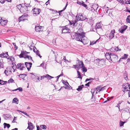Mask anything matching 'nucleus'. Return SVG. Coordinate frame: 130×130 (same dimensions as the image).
Returning <instances> with one entry per match:
<instances>
[{"instance_id": "nucleus-1", "label": "nucleus", "mask_w": 130, "mask_h": 130, "mask_svg": "<svg viewBox=\"0 0 130 130\" xmlns=\"http://www.w3.org/2000/svg\"><path fill=\"white\" fill-rule=\"evenodd\" d=\"M74 38L77 41H80L84 44V41L85 39V37L84 35H81L80 34H75Z\"/></svg>"}, {"instance_id": "nucleus-2", "label": "nucleus", "mask_w": 130, "mask_h": 130, "mask_svg": "<svg viewBox=\"0 0 130 130\" xmlns=\"http://www.w3.org/2000/svg\"><path fill=\"white\" fill-rule=\"evenodd\" d=\"M28 53H29L26 52H22L21 53L20 55V56H21V57H23L25 59L27 58L29 60H32V58L31 56L26 55Z\"/></svg>"}, {"instance_id": "nucleus-3", "label": "nucleus", "mask_w": 130, "mask_h": 130, "mask_svg": "<svg viewBox=\"0 0 130 130\" xmlns=\"http://www.w3.org/2000/svg\"><path fill=\"white\" fill-rule=\"evenodd\" d=\"M76 20L78 21H83L87 19L86 17L83 16L81 14H77L76 16Z\"/></svg>"}, {"instance_id": "nucleus-4", "label": "nucleus", "mask_w": 130, "mask_h": 130, "mask_svg": "<svg viewBox=\"0 0 130 130\" xmlns=\"http://www.w3.org/2000/svg\"><path fill=\"white\" fill-rule=\"evenodd\" d=\"M118 59V57L116 55L111 53L110 60L109 61V62H114L117 60Z\"/></svg>"}, {"instance_id": "nucleus-5", "label": "nucleus", "mask_w": 130, "mask_h": 130, "mask_svg": "<svg viewBox=\"0 0 130 130\" xmlns=\"http://www.w3.org/2000/svg\"><path fill=\"white\" fill-rule=\"evenodd\" d=\"M25 64L24 63H19L17 64V68L21 70H22L25 68Z\"/></svg>"}, {"instance_id": "nucleus-6", "label": "nucleus", "mask_w": 130, "mask_h": 130, "mask_svg": "<svg viewBox=\"0 0 130 130\" xmlns=\"http://www.w3.org/2000/svg\"><path fill=\"white\" fill-rule=\"evenodd\" d=\"M127 26L126 25H122L121 27L119 29L118 31L120 33H123L124 31L127 29Z\"/></svg>"}, {"instance_id": "nucleus-7", "label": "nucleus", "mask_w": 130, "mask_h": 130, "mask_svg": "<svg viewBox=\"0 0 130 130\" xmlns=\"http://www.w3.org/2000/svg\"><path fill=\"white\" fill-rule=\"evenodd\" d=\"M28 15L27 14H23L19 18V22L26 20L27 18Z\"/></svg>"}, {"instance_id": "nucleus-8", "label": "nucleus", "mask_w": 130, "mask_h": 130, "mask_svg": "<svg viewBox=\"0 0 130 130\" xmlns=\"http://www.w3.org/2000/svg\"><path fill=\"white\" fill-rule=\"evenodd\" d=\"M7 22V20H3L0 17V24L4 26L6 25Z\"/></svg>"}, {"instance_id": "nucleus-9", "label": "nucleus", "mask_w": 130, "mask_h": 130, "mask_svg": "<svg viewBox=\"0 0 130 130\" xmlns=\"http://www.w3.org/2000/svg\"><path fill=\"white\" fill-rule=\"evenodd\" d=\"M43 27L40 26H35V30L37 32H39L43 30Z\"/></svg>"}, {"instance_id": "nucleus-10", "label": "nucleus", "mask_w": 130, "mask_h": 130, "mask_svg": "<svg viewBox=\"0 0 130 130\" xmlns=\"http://www.w3.org/2000/svg\"><path fill=\"white\" fill-rule=\"evenodd\" d=\"M123 88L126 91H128L130 90V84L128 83H126L123 86Z\"/></svg>"}, {"instance_id": "nucleus-11", "label": "nucleus", "mask_w": 130, "mask_h": 130, "mask_svg": "<svg viewBox=\"0 0 130 130\" xmlns=\"http://www.w3.org/2000/svg\"><path fill=\"white\" fill-rule=\"evenodd\" d=\"M33 10L34 14L35 16L37 14H39L41 11L40 9L35 8H34Z\"/></svg>"}, {"instance_id": "nucleus-12", "label": "nucleus", "mask_w": 130, "mask_h": 130, "mask_svg": "<svg viewBox=\"0 0 130 130\" xmlns=\"http://www.w3.org/2000/svg\"><path fill=\"white\" fill-rule=\"evenodd\" d=\"M111 51L114 52L119 51L121 50V49L119 48L118 47H112L110 49Z\"/></svg>"}, {"instance_id": "nucleus-13", "label": "nucleus", "mask_w": 130, "mask_h": 130, "mask_svg": "<svg viewBox=\"0 0 130 130\" xmlns=\"http://www.w3.org/2000/svg\"><path fill=\"white\" fill-rule=\"evenodd\" d=\"M111 54V53L107 52L106 53L105 55L106 59L109 61L110 60Z\"/></svg>"}, {"instance_id": "nucleus-14", "label": "nucleus", "mask_w": 130, "mask_h": 130, "mask_svg": "<svg viewBox=\"0 0 130 130\" xmlns=\"http://www.w3.org/2000/svg\"><path fill=\"white\" fill-rule=\"evenodd\" d=\"M62 82L63 83L66 85V87H65L64 88L66 89H68L69 88V84L68 83L67 81L66 80L65 81L64 80H62Z\"/></svg>"}, {"instance_id": "nucleus-15", "label": "nucleus", "mask_w": 130, "mask_h": 130, "mask_svg": "<svg viewBox=\"0 0 130 130\" xmlns=\"http://www.w3.org/2000/svg\"><path fill=\"white\" fill-rule=\"evenodd\" d=\"M32 63H28V62H25V65L28 70L29 71L32 65Z\"/></svg>"}, {"instance_id": "nucleus-16", "label": "nucleus", "mask_w": 130, "mask_h": 130, "mask_svg": "<svg viewBox=\"0 0 130 130\" xmlns=\"http://www.w3.org/2000/svg\"><path fill=\"white\" fill-rule=\"evenodd\" d=\"M75 34L84 35V33L83 32V30L82 28H80L78 29L76 32L75 33Z\"/></svg>"}, {"instance_id": "nucleus-17", "label": "nucleus", "mask_w": 130, "mask_h": 130, "mask_svg": "<svg viewBox=\"0 0 130 130\" xmlns=\"http://www.w3.org/2000/svg\"><path fill=\"white\" fill-rule=\"evenodd\" d=\"M28 126L27 128L29 129V130H32L34 128V126L33 125L32 123L30 122L28 123Z\"/></svg>"}, {"instance_id": "nucleus-18", "label": "nucleus", "mask_w": 130, "mask_h": 130, "mask_svg": "<svg viewBox=\"0 0 130 130\" xmlns=\"http://www.w3.org/2000/svg\"><path fill=\"white\" fill-rule=\"evenodd\" d=\"M115 32V30H112L111 31L109 34V37L110 39H111L114 37V34Z\"/></svg>"}, {"instance_id": "nucleus-19", "label": "nucleus", "mask_w": 130, "mask_h": 130, "mask_svg": "<svg viewBox=\"0 0 130 130\" xmlns=\"http://www.w3.org/2000/svg\"><path fill=\"white\" fill-rule=\"evenodd\" d=\"M0 56L2 58H6L8 56V53L6 52L5 53H3V54H0Z\"/></svg>"}, {"instance_id": "nucleus-20", "label": "nucleus", "mask_w": 130, "mask_h": 130, "mask_svg": "<svg viewBox=\"0 0 130 130\" xmlns=\"http://www.w3.org/2000/svg\"><path fill=\"white\" fill-rule=\"evenodd\" d=\"M101 27L102 26L100 23H97L96 24V31H98V29H100L102 30V29H101Z\"/></svg>"}, {"instance_id": "nucleus-21", "label": "nucleus", "mask_w": 130, "mask_h": 130, "mask_svg": "<svg viewBox=\"0 0 130 130\" xmlns=\"http://www.w3.org/2000/svg\"><path fill=\"white\" fill-rule=\"evenodd\" d=\"M18 102L19 100L17 98H15L13 99L12 102L18 104Z\"/></svg>"}, {"instance_id": "nucleus-22", "label": "nucleus", "mask_w": 130, "mask_h": 130, "mask_svg": "<svg viewBox=\"0 0 130 130\" xmlns=\"http://www.w3.org/2000/svg\"><path fill=\"white\" fill-rule=\"evenodd\" d=\"M77 21L75 20H72L71 21V22H72V24H73V26H76L77 24Z\"/></svg>"}, {"instance_id": "nucleus-23", "label": "nucleus", "mask_w": 130, "mask_h": 130, "mask_svg": "<svg viewBox=\"0 0 130 130\" xmlns=\"http://www.w3.org/2000/svg\"><path fill=\"white\" fill-rule=\"evenodd\" d=\"M21 11H22V12L23 13H27V10H26L25 7L24 6L22 7L21 9Z\"/></svg>"}, {"instance_id": "nucleus-24", "label": "nucleus", "mask_w": 130, "mask_h": 130, "mask_svg": "<svg viewBox=\"0 0 130 130\" xmlns=\"http://www.w3.org/2000/svg\"><path fill=\"white\" fill-rule=\"evenodd\" d=\"M78 61V63H77V65L81 68V67L82 66V63H83V61H80L79 60H77Z\"/></svg>"}, {"instance_id": "nucleus-25", "label": "nucleus", "mask_w": 130, "mask_h": 130, "mask_svg": "<svg viewBox=\"0 0 130 130\" xmlns=\"http://www.w3.org/2000/svg\"><path fill=\"white\" fill-rule=\"evenodd\" d=\"M83 72H86L87 71L86 68L85 67L83 63H82V66L81 67Z\"/></svg>"}, {"instance_id": "nucleus-26", "label": "nucleus", "mask_w": 130, "mask_h": 130, "mask_svg": "<svg viewBox=\"0 0 130 130\" xmlns=\"http://www.w3.org/2000/svg\"><path fill=\"white\" fill-rule=\"evenodd\" d=\"M84 85H82L81 86H79L78 88L77 89H76L78 91H80L82 90V88L84 87Z\"/></svg>"}, {"instance_id": "nucleus-27", "label": "nucleus", "mask_w": 130, "mask_h": 130, "mask_svg": "<svg viewBox=\"0 0 130 130\" xmlns=\"http://www.w3.org/2000/svg\"><path fill=\"white\" fill-rule=\"evenodd\" d=\"M8 68H7L6 70H5L4 71V73L6 74V75L7 76L9 74L11 73L9 71V70H8Z\"/></svg>"}, {"instance_id": "nucleus-28", "label": "nucleus", "mask_w": 130, "mask_h": 130, "mask_svg": "<svg viewBox=\"0 0 130 130\" xmlns=\"http://www.w3.org/2000/svg\"><path fill=\"white\" fill-rule=\"evenodd\" d=\"M4 128H6V127L8 128L10 127V125L9 124H7L6 123H4Z\"/></svg>"}, {"instance_id": "nucleus-29", "label": "nucleus", "mask_w": 130, "mask_h": 130, "mask_svg": "<svg viewBox=\"0 0 130 130\" xmlns=\"http://www.w3.org/2000/svg\"><path fill=\"white\" fill-rule=\"evenodd\" d=\"M30 3V0H29L27 2H26L24 4L25 6H29Z\"/></svg>"}, {"instance_id": "nucleus-30", "label": "nucleus", "mask_w": 130, "mask_h": 130, "mask_svg": "<svg viewBox=\"0 0 130 130\" xmlns=\"http://www.w3.org/2000/svg\"><path fill=\"white\" fill-rule=\"evenodd\" d=\"M8 69L9 70V71L11 73V72L12 71H13V72H14V70L13 69L12 66L11 67H8Z\"/></svg>"}, {"instance_id": "nucleus-31", "label": "nucleus", "mask_w": 130, "mask_h": 130, "mask_svg": "<svg viewBox=\"0 0 130 130\" xmlns=\"http://www.w3.org/2000/svg\"><path fill=\"white\" fill-rule=\"evenodd\" d=\"M24 5L23 4H20L19 5H17V8L19 9H20L21 10V9L22 8V5Z\"/></svg>"}, {"instance_id": "nucleus-32", "label": "nucleus", "mask_w": 130, "mask_h": 130, "mask_svg": "<svg viewBox=\"0 0 130 130\" xmlns=\"http://www.w3.org/2000/svg\"><path fill=\"white\" fill-rule=\"evenodd\" d=\"M17 111L21 112L22 113H24V114L25 115H26L28 117H29V115L26 112L24 111H22L21 110H17Z\"/></svg>"}, {"instance_id": "nucleus-33", "label": "nucleus", "mask_w": 130, "mask_h": 130, "mask_svg": "<svg viewBox=\"0 0 130 130\" xmlns=\"http://www.w3.org/2000/svg\"><path fill=\"white\" fill-rule=\"evenodd\" d=\"M18 90H19L20 91L22 92V89L21 87H19L18 88H17L15 90H12V91H17Z\"/></svg>"}, {"instance_id": "nucleus-34", "label": "nucleus", "mask_w": 130, "mask_h": 130, "mask_svg": "<svg viewBox=\"0 0 130 130\" xmlns=\"http://www.w3.org/2000/svg\"><path fill=\"white\" fill-rule=\"evenodd\" d=\"M40 127L42 129H45L46 128V126L45 125H40Z\"/></svg>"}, {"instance_id": "nucleus-35", "label": "nucleus", "mask_w": 130, "mask_h": 130, "mask_svg": "<svg viewBox=\"0 0 130 130\" xmlns=\"http://www.w3.org/2000/svg\"><path fill=\"white\" fill-rule=\"evenodd\" d=\"M46 78L49 79H50L51 78H53L54 77L51 76H50L48 74H47L46 75Z\"/></svg>"}, {"instance_id": "nucleus-36", "label": "nucleus", "mask_w": 130, "mask_h": 130, "mask_svg": "<svg viewBox=\"0 0 130 130\" xmlns=\"http://www.w3.org/2000/svg\"><path fill=\"white\" fill-rule=\"evenodd\" d=\"M73 67H74L76 69H77L78 70H79L80 68V67L79 66H78L77 64L74 65L73 66Z\"/></svg>"}, {"instance_id": "nucleus-37", "label": "nucleus", "mask_w": 130, "mask_h": 130, "mask_svg": "<svg viewBox=\"0 0 130 130\" xmlns=\"http://www.w3.org/2000/svg\"><path fill=\"white\" fill-rule=\"evenodd\" d=\"M7 82L4 81L2 80H0V84L1 85H4L6 84Z\"/></svg>"}, {"instance_id": "nucleus-38", "label": "nucleus", "mask_w": 130, "mask_h": 130, "mask_svg": "<svg viewBox=\"0 0 130 130\" xmlns=\"http://www.w3.org/2000/svg\"><path fill=\"white\" fill-rule=\"evenodd\" d=\"M126 20L127 22L130 23V15L127 16Z\"/></svg>"}, {"instance_id": "nucleus-39", "label": "nucleus", "mask_w": 130, "mask_h": 130, "mask_svg": "<svg viewBox=\"0 0 130 130\" xmlns=\"http://www.w3.org/2000/svg\"><path fill=\"white\" fill-rule=\"evenodd\" d=\"M3 66L2 60V59H0V69L3 68Z\"/></svg>"}, {"instance_id": "nucleus-40", "label": "nucleus", "mask_w": 130, "mask_h": 130, "mask_svg": "<svg viewBox=\"0 0 130 130\" xmlns=\"http://www.w3.org/2000/svg\"><path fill=\"white\" fill-rule=\"evenodd\" d=\"M39 51H38L37 50L36 51V52H35V53L37 55H38V56H39L40 58H41L42 56L40 55V54L39 53Z\"/></svg>"}, {"instance_id": "nucleus-41", "label": "nucleus", "mask_w": 130, "mask_h": 130, "mask_svg": "<svg viewBox=\"0 0 130 130\" xmlns=\"http://www.w3.org/2000/svg\"><path fill=\"white\" fill-rule=\"evenodd\" d=\"M125 3L126 4H130V0H124Z\"/></svg>"}, {"instance_id": "nucleus-42", "label": "nucleus", "mask_w": 130, "mask_h": 130, "mask_svg": "<svg viewBox=\"0 0 130 130\" xmlns=\"http://www.w3.org/2000/svg\"><path fill=\"white\" fill-rule=\"evenodd\" d=\"M118 2H120L122 4L124 3V1L123 0H116Z\"/></svg>"}, {"instance_id": "nucleus-43", "label": "nucleus", "mask_w": 130, "mask_h": 130, "mask_svg": "<svg viewBox=\"0 0 130 130\" xmlns=\"http://www.w3.org/2000/svg\"><path fill=\"white\" fill-rule=\"evenodd\" d=\"M77 73H78V78L82 79V77H81L80 73V72L79 71H77Z\"/></svg>"}, {"instance_id": "nucleus-44", "label": "nucleus", "mask_w": 130, "mask_h": 130, "mask_svg": "<svg viewBox=\"0 0 130 130\" xmlns=\"http://www.w3.org/2000/svg\"><path fill=\"white\" fill-rule=\"evenodd\" d=\"M124 78L125 80H127L128 79L127 76V73L126 72L124 73Z\"/></svg>"}, {"instance_id": "nucleus-45", "label": "nucleus", "mask_w": 130, "mask_h": 130, "mask_svg": "<svg viewBox=\"0 0 130 130\" xmlns=\"http://www.w3.org/2000/svg\"><path fill=\"white\" fill-rule=\"evenodd\" d=\"M14 81L11 78L8 80V82L9 83H11L13 82Z\"/></svg>"}, {"instance_id": "nucleus-46", "label": "nucleus", "mask_w": 130, "mask_h": 130, "mask_svg": "<svg viewBox=\"0 0 130 130\" xmlns=\"http://www.w3.org/2000/svg\"><path fill=\"white\" fill-rule=\"evenodd\" d=\"M98 40H97L95 41H92V42H90V45H93L95 43L97 42V41Z\"/></svg>"}, {"instance_id": "nucleus-47", "label": "nucleus", "mask_w": 130, "mask_h": 130, "mask_svg": "<svg viewBox=\"0 0 130 130\" xmlns=\"http://www.w3.org/2000/svg\"><path fill=\"white\" fill-rule=\"evenodd\" d=\"M82 6H83L85 8H87V5H86V4H85L84 2H82Z\"/></svg>"}, {"instance_id": "nucleus-48", "label": "nucleus", "mask_w": 130, "mask_h": 130, "mask_svg": "<svg viewBox=\"0 0 130 130\" xmlns=\"http://www.w3.org/2000/svg\"><path fill=\"white\" fill-rule=\"evenodd\" d=\"M99 63H102V65H103L104 64V61L103 60H101L99 62Z\"/></svg>"}, {"instance_id": "nucleus-49", "label": "nucleus", "mask_w": 130, "mask_h": 130, "mask_svg": "<svg viewBox=\"0 0 130 130\" xmlns=\"http://www.w3.org/2000/svg\"><path fill=\"white\" fill-rule=\"evenodd\" d=\"M8 59H9L11 61H12V62L14 60V58L13 57H11L10 58H8Z\"/></svg>"}, {"instance_id": "nucleus-50", "label": "nucleus", "mask_w": 130, "mask_h": 130, "mask_svg": "<svg viewBox=\"0 0 130 130\" xmlns=\"http://www.w3.org/2000/svg\"><path fill=\"white\" fill-rule=\"evenodd\" d=\"M68 31H66V29H63V28H62V33H67L68 32Z\"/></svg>"}, {"instance_id": "nucleus-51", "label": "nucleus", "mask_w": 130, "mask_h": 130, "mask_svg": "<svg viewBox=\"0 0 130 130\" xmlns=\"http://www.w3.org/2000/svg\"><path fill=\"white\" fill-rule=\"evenodd\" d=\"M124 123V122L122 121H120V126H123Z\"/></svg>"}, {"instance_id": "nucleus-52", "label": "nucleus", "mask_w": 130, "mask_h": 130, "mask_svg": "<svg viewBox=\"0 0 130 130\" xmlns=\"http://www.w3.org/2000/svg\"><path fill=\"white\" fill-rule=\"evenodd\" d=\"M63 29H65L66 31H67L68 32V31L69 30V29L68 27H66V26H65L64 27H63Z\"/></svg>"}, {"instance_id": "nucleus-53", "label": "nucleus", "mask_w": 130, "mask_h": 130, "mask_svg": "<svg viewBox=\"0 0 130 130\" xmlns=\"http://www.w3.org/2000/svg\"><path fill=\"white\" fill-rule=\"evenodd\" d=\"M128 55L127 54H124V57L125 59H126L127 58Z\"/></svg>"}, {"instance_id": "nucleus-54", "label": "nucleus", "mask_w": 130, "mask_h": 130, "mask_svg": "<svg viewBox=\"0 0 130 130\" xmlns=\"http://www.w3.org/2000/svg\"><path fill=\"white\" fill-rule=\"evenodd\" d=\"M93 80V78H90L89 79L87 78L86 79V82L87 81H88L89 80Z\"/></svg>"}, {"instance_id": "nucleus-55", "label": "nucleus", "mask_w": 130, "mask_h": 130, "mask_svg": "<svg viewBox=\"0 0 130 130\" xmlns=\"http://www.w3.org/2000/svg\"><path fill=\"white\" fill-rule=\"evenodd\" d=\"M24 7H25V9L26 10H27V13L28 12V7H29V6H24Z\"/></svg>"}, {"instance_id": "nucleus-56", "label": "nucleus", "mask_w": 130, "mask_h": 130, "mask_svg": "<svg viewBox=\"0 0 130 130\" xmlns=\"http://www.w3.org/2000/svg\"><path fill=\"white\" fill-rule=\"evenodd\" d=\"M105 87H106L105 86L103 87H101V88L100 89L101 91L103 90H104L105 89Z\"/></svg>"}, {"instance_id": "nucleus-57", "label": "nucleus", "mask_w": 130, "mask_h": 130, "mask_svg": "<svg viewBox=\"0 0 130 130\" xmlns=\"http://www.w3.org/2000/svg\"><path fill=\"white\" fill-rule=\"evenodd\" d=\"M37 50L36 47H33V51H34V52L35 53Z\"/></svg>"}, {"instance_id": "nucleus-58", "label": "nucleus", "mask_w": 130, "mask_h": 130, "mask_svg": "<svg viewBox=\"0 0 130 130\" xmlns=\"http://www.w3.org/2000/svg\"><path fill=\"white\" fill-rule=\"evenodd\" d=\"M44 78H46V75H43L42 76H41V80H42V79H44Z\"/></svg>"}, {"instance_id": "nucleus-59", "label": "nucleus", "mask_w": 130, "mask_h": 130, "mask_svg": "<svg viewBox=\"0 0 130 130\" xmlns=\"http://www.w3.org/2000/svg\"><path fill=\"white\" fill-rule=\"evenodd\" d=\"M63 75V73H61V74L60 75H58V76H57V80L58 81V79L61 76H62V75Z\"/></svg>"}, {"instance_id": "nucleus-60", "label": "nucleus", "mask_w": 130, "mask_h": 130, "mask_svg": "<svg viewBox=\"0 0 130 130\" xmlns=\"http://www.w3.org/2000/svg\"><path fill=\"white\" fill-rule=\"evenodd\" d=\"M16 117H14V118L13 120L12 121V122L13 123H14L15 122V121L16 120Z\"/></svg>"}, {"instance_id": "nucleus-61", "label": "nucleus", "mask_w": 130, "mask_h": 130, "mask_svg": "<svg viewBox=\"0 0 130 130\" xmlns=\"http://www.w3.org/2000/svg\"><path fill=\"white\" fill-rule=\"evenodd\" d=\"M68 2H67V3H66V5L63 8V10H64L66 9L67 6V5H68Z\"/></svg>"}, {"instance_id": "nucleus-62", "label": "nucleus", "mask_w": 130, "mask_h": 130, "mask_svg": "<svg viewBox=\"0 0 130 130\" xmlns=\"http://www.w3.org/2000/svg\"><path fill=\"white\" fill-rule=\"evenodd\" d=\"M5 0H0V2L1 3L3 4L4 3Z\"/></svg>"}, {"instance_id": "nucleus-63", "label": "nucleus", "mask_w": 130, "mask_h": 130, "mask_svg": "<svg viewBox=\"0 0 130 130\" xmlns=\"http://www.w3.org/2000/svg\"><path fill=\"white\" fill-rule=\"evenodd\" d=\"M127 62H129L130 63V57L128 58L127 60Z\"/></svg>"}, {"instance_id": "nucleus-64", "label": "nucleus", "mask_w": 130, "mask_h": 130, "mask_svg": "<svg viewBox=\"0 0 130 130\" xmlns=\"http://www.w3.org/2000/svg\"><path fill=\"white\" fill-rule=\"evenodd\" d=\"M20 43L21 44H23L24 45H25V43L24 42H23L22 41H20Z\"/></svg>"}]
</instances>
